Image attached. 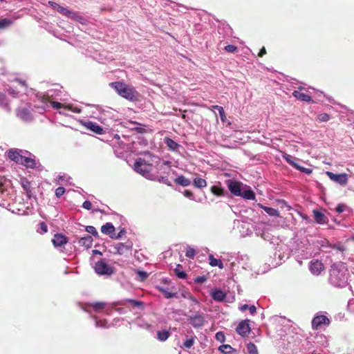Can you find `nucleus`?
I'll list each match as a JSON object with an SVG mask.
<instances>
[{
  "mask_svg": "<svg viewBox=\"0 0 354 354\" xmlns=\"http://www.w3.org/2000/svg\"><path fill=\"white\" fill-rule=\"evenodd\" d=\"M65 96L66 93L62 90V88H59L58 86L55 88L48 89L45 93H38L37 95V97L38 100L43 104V105L41 107H38V109H40L41 111H44L49 106L48 103H50L53 108L55 109H60L63 108L66 110H70L74 113H80V109L77 107L73 108L72 106L66 105L57 102V100H64L66 99Z\"/></svg>",
  "mask_w": 354,
  "mask_h": 354,
  "instance_id": "nucleus-1",
  "label": "nucleus"
},
{
  "mask_svg": "<svg viewBox=\"0 0 354 354\" xmlns=\"http://www.w3.org/2000/svg\"><path fill=\"white\" fill-rule=\"evenodd\" d=\"M153 163L157 165L160 164V169L166 167L169 170L170 169L168 162H162L159 157L151 155L149 153H146L143 158H138L136 160L134 169L137 173L148 178L152 171Z\"/></svg>",
  "mask_w": 354,
  "mask_h": 354,
  "instance_id": "nucleus-2",
  "label": "nucleus"
},
{
  "mask_svg": "<svg viewBox=\"0 0 354 354\" xmlns=\"http://www.w3.org/2000/svg\"><path fill=\"white\" fill-rule=\"evenodd\" d=\"M348 272L346 263H333L329 271V283L337 288H344L348 283Z\"/></svg>",
  "mask_w": 354,
  "mask_h": 354,
  "instance_id": "nucleus-3",
  "label": "nucleus"
},
{
  "mask_svg": "<svg viewBox=\"0 0 354 354\" xmlns=\"http://www.w3.org/2000/svg\"><path fill=\"white\" fill-rule=\"evenodd\" d=\"M111 85L122 97L130 101H134L137 99L138 92L133 86L120 82H112Z\"/></svg>",
  "mask_w": 354,
  "mask_h": 354,
  "instance_id": "nucleus-4",
  "label": "nucleus"
},
{
  "mask_svg": "<svg viewBox=\"0 0 354 354\" xmlns=\"http://www.w3.org/2000/svg\"><path fill=\"white\" fill-rule=\"evenodd\" d=\"M132 246L133 245L130 242L118 243L111 245V252L114 254L126 256L131 253Z\"/></svg>",
  "mask_w": 354,
  "mask_h": 354,
  "instance_id": "nucleus-5",
  "label": "nucleus"
},
{
  "mask_svg": "<svg viewBox=\"0 0 354 354\" xmlns=\"http://www.w3.org/2000/svg\"><path fill=\"white\" fill-rule=\"evenodd\" d=\"M94 269L95 272L99 275L111 276L114 273L113 268L102 259L95 263Z\"/></svg>",
  "mask_w": 354,
  "mask_h": 354,
  "instance_id": "nucleus-6",
  "label": "nucleus"
},
{
  "mask_svg": "<svg viewBox=\"0 0 354 354\" xmlns=\"http://www.w3.org/2000/svg\"><path fill=\"white\" fill-rule=\"evenodd\" d=\"M24 155L30 156V153L28 151L18 149H10L7 151L8 158L18 164L22 162Z\"/></svg>",
  "mask_w": 354,
  "mask_h": 354,
  "instance_id": "nucleus-7",
  "label": "nucleus"
},
{
  "mask_svg": "<svg viewBox=\"0 0 354 354\" xmlns=\"http://www.w3.org/2000/svg\"><path fill=\"white\" fill-rule=\"evenodd\" d=\"M10 183L6 180L0 176V205H4L3 202L6 201L10 194L8 189Z\"/></svg>",
  "mask_w": 354,
  "mask_h": 354,
  "instance_id": "nucleus-8",
  "label": "nucleus"
},
{
  "mask_svg": "<svg viewBox=\"0 0 354 354\" xmlns=\"http://www.w3.org/2000/svg\"><path fill=\"white\" fill-rule=\"evenodd\" d=\"M226 184L230 193L236 196L241 195V192L243 187V183L234 180H228Z\"/></svg>",
  "mask_w": 354,
  "mask_h": 354,
  "instance_id": "nucleus-9",
  "label": "nucleus"
},
{
  "mask_svg": "<svg viewBox=\"0 0 354 354\" xmlns=\"http://www.w3.org/2000/svg\"><path fill=\"white\" fill-rule=\"evenodd\" d=\"M106 303L104 302H93L86 304V306L83 308V309L90 314H92L93 311L96 313L101 312L103 309H104Z\"/></svg>",
  "mask_w": 354,
  "mask_h": 354,
  "instance_id": "nucleus-10",
  "label": "nucleus"
},
{
  "mask_svg": "<svg viewBox=\"0 0 354 354\" xmlns=\"http://www.w3.org/2000/svg\"><path fill=\"white\" fill-rule=\"evenodd\" d=\"M326 175L330 180L341 185H346L348 183V177L346 174H336L330 171H327Z\"/></svg>",
  "mask_w": 354,
  "mask_h": 354,
  "instance_id": "nucleus-11",
  "label": "nucleus"
},
{
  "mask_svg": "<svg viewBox=\"0 0 354 354\" xmlns=\"http://www.w3.org/2000/svg\"><path fill=\"white\" fill-rule=\"evenodd\" d=\"M330 324V319L325 315H317L312 320V327L313 329H318L322 325L328 326Z\"/></svg>",
  "mask_w": 354,
  "mask_h": 354,
  "instance_id": "nucleus-12",
  "label": "nucleus"
},
{
  "mask_svg": "<svg viewBox=\"0 0 354 354\" xmlns=\"http://www.w3.org/2000/svg\"><path fill=\"white\" fill-rule=\"evenodd\" d=\"M236 332L242 337H246L250 334V327L249 320L241 321L236 328Z\"/></svg>",
  "mask_w": 354,
  "mask_h": 354,
  "instance_id": "nucleus-13",
  "label": "nucleus"
},
{
  "mask_svg": "<svg viewBox=\"0 0 354 354\" xmlns=\"http://www.w3.org/2000/svg\"><path fill=\"white\" fill-rule=\"evenodd\" d=\"M309 270L314 275H319L324 270V265L319 260H314L310 262Z\"/></svg>",
  "mask_w": 354,
  "mask_h": 354,
  "instance_id": "nucleus-14",
  "label": "nucleus"
},
{
  "mask_svg": "<svg viewBox=\"0 0 354 354\" xmlns=\"http://www.w3.org/2000/svg\"><path fill=\"white\" fill-rule=\"evenodd\" d=\"M17 117L25 122H30L33 120L31 112L26 108H20L17 111Z\"/></svg>",
  "mask_w": 354,
  "mask_h": 354,
  "instance_id": "nucleus-15",
  "label": "nucleus"
},
{
  "mask_svg": "<svg viewBox=\"0 0 354 354\" xmlns=\"http://www.w3.org/2000/svg\"><path fill=\"white\" fill-rule=\"evenodd\" d=\"M189 323L194 328H198L203 325L204 318L201 314H196L188 318Z\"/></svg>",
  "mask_w": 354,
  "mask_h": 354,
  "instance_id": "nucleus-16",
  "label": "nucleus"
},
{
  "mask_svg": "<svg viewBox=\"0 0 354 354\" xmlns=\"http://www.w3.org/2000/svg\"><path fill=\"white\" fill-rule=\"evenodd\" d=\"M21 165H23L28 168L33 169L37 167V161L35 158V156L30 153V156H24L22 162H21Z\"/></svg>",
  "mask_w": 354,
  "mask_h": 354,
  "instance_id": "nucleus-17",
  "label": "nucleus"
},
{
  "mask_svg": "<svg viewBox=\"0 0 354 354\" xmlns=\"http://www.w3.org/2000/svg\"><path fill=\"white\" fill-rule=\"evenodd\" d=\"M53 244L55 248L61 247L64 245L68 242V239L66 236L60 234H55L52 239Z\"/></svg>",
  "mask_w": 354,
  "mask_h": 354,
  "instance_id": "nucleus-18",
  "label": "nucleus"
},
{
  "mask_svg": "<svg viewBox=\"0 0 354 354\" xmlns=\"http://www.w3.org/2000/svg\"><path fill=\"white\" fill-rule=\"evenodd\" d=\"M0 108L6 112H10V100L6 93L0 91Z\"/></svg>",
  "mask_w": 354,
  "mask_h": 354,
  "instance_id": "nucleus-19",
  "label": "nucleus"
},
{
  "mask_svg": "<svg viewBox=\"0 0 354 354\" xmlns=\"http://www.w3.org/2000/svg\"><path fill=\"white\" fill-rule=\"evenodd\" d=\"M241 195H239V196H241L246 200H254L255 199V194L254 192L252 190V189L247 186L243 185L241 192Z\"/></svg>",
  "mask_w": 354,
  "mask_h": 354,
  "instance_id": "nucleus-20",
  "label": "nucleus"
},
{
  "mask_svg": "<svg viewBox=\"0 0 354 354\" xmlns=\"http://www.w3.org/2000/svg\"><path fill=\"white\" fill-rule=\"evenodd\" d=\"M84 126L97 134L101 135L103 133V129L95 122L91 121L86 122L84 123Z\"/></svg>",
  "mask_w": 354,
  "mask_h": 354,
  "instance_id": "nucleus-21",
  "label": "nucleus"
},
{
  "mask_svg": "<svg viewBox=\"0 0 354 354\" xmlns=\"http://www.w3.org/2000/svg\"><path fill=\"white\" fill-rule=\"evenodd\" d=\"M101 232L112 239L115 232V227L111 223H106L101 227Z\"/></svg>",
  "mask_w": 354,
  "mask_h": 354,
  "instance_id": "nucleus-22",
  "label": "nucleus"
},
{
  "mask_svg": "<svg viewBox=\"0 0 354 354\" xmlns=\"http://www.w3.org/2000/svg\"><path fill=\"white\" fill-rule=\"evenodd\" d=\"M164 143L169 148V149L172 151H177L180 147V145L178 143L168 137L164 138Z\"/></svg>",
  "mask_w": 354,
  "mask_h": 354,
  "instance_id": "nucleus-23",
  "label": "nucleus"
},
{
  "mask_svg": "<svg viewBox=\"0 0 354 354\" xmlns=\"http://www.w3.org/2000/svg\"><path fill=\"white\" fill-rule=\"evenodd\" d=\"M313 215L316 223L318 224H326L328 222L326 216L318 210H313Z\"/></svg>",
  "mask_w": 354,
  "mask_h": 354,
  "instance_id": "nucleus-24",
  "label": "nucleus"
},
{
  "mask_svg": "<svg viewBox=\"0 0 354 354\" xmlns=\"http://www.w3.org/2000/svg\"><path fill=\"white\" fill-rule=\"evenodd\" d=\"M94 321H95V326L97 328H107L111 326V324L108 323V322L105 319H102L100 317L93 315Z\"/></svg>",
  "mask_w": 354,
  "mask_h": 354,
  "instance_id": "nucleus-25",
  "label": "nucleus"
},
{
  "mask_svg": "<svg viewBox=\"0 0 354 354\" xmlns=\"http://www.w3.org/2000/svg\"><path fill=\"white\" fill-rule=\"evenodd\" d=\"M211 295L213 299L217 301H222L226 297V294L221 289L212 290Z\"/></svg>",
  "mask_w": 354,
  "mask_h": 354,
  "instance_id": "nucleus-26",
  "label": "nucleus"
},
{
  "mask_svg": "<svg viewBox=\"0 0 354 354\" xmlns=\"http://www.w3.org/2000/svg\"><path fill=\"white\" fill-rule=\"evenodd\" d=\"M93 241V240L91 236L86 235L79 239L78 243L86 248H89L91 247Z\"/></svg>",
  "mask_w": 354,
  "mask_h": 354,
  "instance_id": "nucleus-27",
  "label": "nucleus"
},
{
  "mask_svg": "<svg viewBox=\"0 0 354 354\" xmlns=\"http://www.w3.org/2000/svg\"><path fill=\"white\" fill-rule=\"evenodd\" d=\"M292 95L294 97H295L297 99L306 102H310L312 100L311 96L309 95H307L304 93H301L300 91H295L292 93Z\"/></svg>",
  "mask_w": 354,
  "mask_h": 354,
  "instance_id": "nucleus-28",
  "label": "nucleus"
},
{
  "mask_svg": "<svg viewBox=\"0 0 354 354\" xmlns=\"http://www.w3.org/2000/svg\"><path fill=\"white\" fill-rule=\"evenodd\" d=\"M174 182L176 184L180 185L183 187L189 186L191 184V181L189 180V179H188L187 178H186L185 176H184L183 175L177 176L175 178Z\"/></svg>",
  "mask_w": 354,
  "mask_h": 354,
  "instance_id": "nucleus-29",
  "label": "nucleus"
},
{
  "mask_svg": "<svg viewBox=\"0 0 354 354\" xmlns=\"http://www.w3.org/2000/svg\"><path fill=\"white\" fill-rule=\"evenodd\" d=\"M209 263L211 266L215 267L218 266L220 269H223L224 266L223 262L220 259H217L214 257L212 254H209L208 256Z\"/></svg>",
  "mask_w": 354,
  "mask_h": 354,
  "instance_id": "nucleus-30",
  "label": "nucleus"
},
{
  "mask_svg": "<svg viewBox=\"0 0 354 354\" xmlns=\"http://www.w3.org/2000/svg\"><path fill=\"white\" fill-rule=\"evenodd\" d=\"M135 324L138 327L141 328H145V329H147V330H149L151 328V325L149 324L147 322H145L142 318H137L135 320Z\"/></svg>",
  "mask_w": 354,
  "mask_h": 354,
  "instance_id": "nucleus-31",
  "label": "nucleus"
},
{
  "mask_svg": "<svg viewBox=\"0 0 354 354\" xmlns=\"http://www.w3.org/2000/svg\"><path fill=\"white\" fill-rule=\"evenodd\" d=\"M68 18L73 19L76 21H78L82 24H84L86 21V19L82 16L80 15L77 12H73L72 10Z\"/></svg>",
  "mask_w": 354,
  "mask_h": 354,
  "instance_id": "nucleus-32",
  "label": "nucleus"
},
{
  "mask_svg": "<svg viewBox=\"0 0 354 354\" xmlns=\"http://www.w3.org/2000/svg\"><path fill=\"white\" fill-rule=\"evenodd\" d=\"M193 185L195 187L201 189L207 186V182L203 178H195L193 181Z\"/></svg>",
  "mask_w": 354,
  "mask_h": 354,
  "instance_id": "nucleus-33",
  "label": "nucleus"
},
{
  "mask_svg": "<svg viewBox=\"0 0 354 354\" xmlns=\"http://www.w3.org/2000/svg\"><path fill=\"white\" fill-rule=\"evenodd\" d=\"M170 336V333L168 330H159L157 332V338L160 342L166 341Z\"/></svg>",
  "mask_w": 354,
  "mask_h": 354,
  "instance_id": "nucleus-34",
  "label": "nucleus"
},
{
  "mask_svg": "<svg viewBox=\"0 0 354 354\" xmlns=\"http://www.w3.org/2000/svg\"><path fill=\"white\" fill-rule=\"evenodd\" d=\"M13 21L8 18H4L0 20V30H3L11 26Z\"/></svg>",
  "mask_w": 354,
  "mask_h": 354,
  "instance_id": "nucleus-35",
  "label": "nucleus"
},
{
  "mask_svg": "<svg viewBox=\"0 0 354 354\" xmlns=\"http://www.w3.org/2000/svg\"><path fill=\"white\" fill-rule=\"evenodd\" d=\"M283 159L291 166L296 169L298 164L295 162V158L289 154L283 155Z\"/></svg>",
  "mask_w": 354,
  "mask_h": 354,
  "instance_id": "nucleus-36",
  "label": "nucleus"
},
{
  "mask_svg": "<svg viewBox=\"0 0 354 354\" xmlns=\"http://www.w3.org/2000/svg\"><path fill=\"white\" fill-rule=\"evenodd\" d=\"M263 209L270 216H279V212L277 209L269 207H263Z\"/></svg>",
  "mask_w": 354,
  "mask_h": 354,
  "instance_id": "nucleus-37",
  "label": "nucleus"
},
{
  "mask_svg": "<svg viewBox=\"0 0 354 354\" xmlns=\"http://www.w3.org/2000/svg\"><path fill=\"white\" fill-rule=\"evenodd\" d=\"M195 338H196L195 336H192L190 338L187 339L184 342L183 345L182 347L184 348H186V349L190 348L194 345V344Z\"/></svg>",
  "mask_w": 354,
  "mask_h": 354,
  "instance_id": "nucleus-38",
  "label": "nucleus"
},
{
  "mask_svg": "<svg viewBox=\"0 0 354 354\" xmlns=\"http://www.w3.org/2000/svg\"><path fill=\"white\" fill-rule=\"evenodd\" d=\"M219 351L225 354H230L234 349L228 344H223L219 346Z\"/></svg>",
  "mask_w": 354,
  "mask_h": 354,
  "instance_id": "nucleus-39",
  "label": "nucleus"
},
{
  "mask_svg": "<svg viewBox=\"0 0 354 354\" xmlns=\"http://www.w3.org/2000/svg\"><path fill=\"white\" fill-rule=\"evenodd\" d=\"M158 289L160 292H162L164 294L165 297L167 299L173 298L176 297V293L169 292L167 288H159Z\"/></svg>",
  "mask_w": 354,
  "mask_h": 354,
  "instance_id": "nucleus-40",
  "label": "nucleus"
},
{
  "mask_svg": "<svg viewBox=\"0 0 354 354\" xmlns=\"http://www.w3.org/2000/svg\"><path fill=\"white\" fill-rule=\"evenodd\" d=\"M180 268V265H178L177 268L175 269V273L176 276L180 279H185L187 277V274L185 272L180 270L179 268Z\"/></svg>",
  "mask_w": 354,
  "mask_h": 354,
  "instance_id": "nucleus-41",
  "label": "nucleus"
},
{
  "mask_svg": "<svg viewBox=\"0 0 354 354\" xmlns=\"http://www.w3.org/2000/svg\"><path fill=\"white\" fill-rule=\"evenodd\" d=\"M247 350L249 354H254L258 353L256 345L251 342L247 345Z\"/></svg>",
  "mask_w": 354,
  "mask_h": 354,
  "instance_id": "nucleus-42",
  "label": "nucleus"
},
{
  "mask_svg": "<svg viewBox=\"0 0 354 354\" xmlns=\"http://www.w3.org/2000/svg\"><path fill=\"white\" fill-rule=\"evenodd\" d=\"M196 255V251L194 248L187 247L186 249L185 256L189 259H194Z\"/></svg>",
  "mask_w": 354,
  "mask_h": 354,
  "instance_id": "nucleus-43",
  "label": "nucleus"
},
{
  "mask_svg": "<svg viewBox=\"0 0 354 354\" xmlns=\"http://www.w3.org/2000/svg\"><path fill=\"white\" fill-rule=\"evenodd\" d=\"M86 231L88 233L92 234L95 237H97L98 236L97 231L96 230L95 227L92 226V225L86 226Z\"/></svg>",
  "mask_w": 354,
  "mask_h": 354,
  "instance_id": "nucleus-44",
  "label": "nucleus"
},
{
  "mask_svg": "<svg viewBox=\"0 0 354 354\" xmlns=\"http://www.w3.org/2000/svg\"><path fill=\"white\" fill-rule=\"evenodd\" d=\"M57 12L62 14L64 16L69 17L71 10L63 6L58 7Z\"/></svg>",
  "mask_w": 354,
  "mask_h": 354,
  "instance_id": "nucleus-45",
  "label": "nucleus"
},
{
  "mask_svg": "<svg viewBox=\"0 0 354 354\" xmlns=\"http://www.w3.org/2000/svg\"><path fill=\"white\" fill-rule=\"evenodd\" d=\"M214 109H215L216 110H217L218 111V114L221 117V119L223 121L224 118H225V113L223 108L222 106L216 105V106H214Z\"/></svg>",
  "mask_w": 354,
  "mask_h": 354,
  "instance_id": "nucleus-46",
  "label": "nucleus"
},
{
  "mask_svg": "<svg viewBox=\"0 0 354 354\" xmlns=\"http://www.w3.org/2000/svg\"><path fill=\"white\" fill-rule=\"evenodd\" d=\"M157 180L160 183H164V184H165L167 185H169V186L171 185V182L169 181V180L167 178V176H158L157 177Z\"/></svg>",
  "mask_w": 354,
  "mask_h": 354,
  "instance_id": "nucleus-47",
  "label": "nucleus"
},
{
  "mask_svg": "<svg viewBox=\"0 0 354 354\" xmlns=\"http://www.w3.org/2000/svg\"><path fill=\"white\" fill-rule=\"evenodd\" d=\"M69 179H70V177H67L65 175H63V176L59 175L57 177V184H63L64 183L68 182V180Z\"/></svg>",
  "mask_w": 354,
  "mask_h": 354,
  "instance_id": "nucleus-48",
  "label": "nucleus"
},
{
  "mask_svg": "<svg viewBox=\"0 0 354 354\" xmlns=\"http://www.w3.org/2000/svg\"><path fill=\"white\" fill-rule=\"evenodd\" d=\"M296 169L301 172L306 174H310L313 172V170L310 168H306V167H301L299 165H297Z\"/></svg>",
  "mask_w": 354,
  "mask_h": 354,
  "instance_id": "nucleus-49",
  "label": "nucleus"
},
{
  "mask_svg": "<svg viewBox=\"0 0 354 354\" xmlns=\"http://www.w3.org/2000/svg\"><path fill=\"white\" fill-rule=\"evenodd\" d=\"M66 189L63 187H59L55 189V196L60 198L65 193Z\"/></svg>",
  "mask_w": 354,
  "mask_h": 354,
  "instance_id": "nucleus-50",
  "label": "nucleus"
},
{
  "mask_svg": "<svg viewBox=\"0 0 354 354\" xmlns=\"http://www.w3.org/2000/svg\"><path fill=\"white\" fill-rule=\"evenodd\" d=\"M346 209L349 210V208L344 204H339L335 208V211L338 213H342Z\"/></svg>",
  "mask_w": 354,
  "mask_h": 354,
  "instance_id": "nucleus-51",
  "label": "nucleus"
},
{
  "mask_svg": "<svg viewBox=\"0 0 354 354\" xmlns=\"http://www.w3.org/2000/svg\"><path fill=\"white\" fill-rule=\"evenodd\" d=\"M212 192L215 194V195H217V196H222L223 195V189L219 188V187H217L216 186H213L212 187Z\"/></svg>",
  "mask_w": 354,
  "mask_h": 354,
  "instance_id": "nucleus-52",
  "label": "nucleus"
},
{
  "mask_svg": "<svg viewBox=\"0 0 354 354\" xmlns=\"http://www.w3.org/2000/svg\"><path fill=\"white\" fill-rule=\"evenodd\" d=\"M126 301L133 304L135 306L139 307V308L143 307V303L142 301H136V300H133V299H127Z\"/></svg>",
  "mask_w": 354,
  "mask_h": 354,
  "instance_id": "nucleus-53",
  "label": "nucleus"
},
{
  "mask_svg": "<svg viewBox=\"0 0 354 354\" xmlns=\"http://www.w3.org/2000/svg\"><path fill=\"white\" fill-rule=\"evenodd\" d=\"M39 225H40V231L38 230V232L41 234H44V233H46L48 231V227H47V225L46 224L44 223V222H41L39 223Z\"/></svg>",
  "mask_w": 354,
  "mask_h": 354,
  "instance_id": "nucleus-54",
  "label": "nucleus"
},
{
  "mask_svg": "<svg viewBox=\"0 0 354 354\" xmlns=\"http://www.w3.org/2000/svg\"><path fill=\"white\" fill-rule=\"evenodd\" d=\"M329 115L327 113H322L318 115V119L322 122H327L329 120Z\"/></svg>",
  "mask_w": 354,
  "mask_h": 354,
  "instance_id": "nucleus-55",
  "label": "nucleus"
},
{
  "mask_svg": "<svg viewBox=\"0 0 354 354\" xmlns=\"http://www.w3.org/2000/svg\"><path fill=\"white\" fill-rule=\"evenodd\" d=\"M237 47L234 45H227L225 47V50L230 53H234L236 50Z\"/></svg>",
  "mask_w": 354,
  "mask_h": 354,
  "instance_id": "nucleus-56",
  "label": "nucleus"
},
{
  "mask_svg": "<svg viewBox=\"0 0 354 354\" xmlns=\"http://www.w3.org/2000/svg\"><path fill=\"white\" fill-rule=\"evenodd\" d=\"M138 274L142 281L146 279L148 277V274L145 271H138Z\"/></svg>",
  "mask_w": 354,
  "mask_h": 354,
  "instance_id": "nucleus-57",
  "label": "nucleus"
},
{
  "mask_svg": "<svg viewBox=\"0 0 354 354\" xmlns=\"http://www.w3.org/2000/svg\"><path fill=\"white\" fill-rule=\"evenodd\" d=\"M82 207L86 209L90 210L91 209L92 204L90 201H85L82 204Z\"/></svg>",
  "mask_w": 354,
  "mask_h": 354,
  "instance_id": "nucleus-58",
  "label": "nucleus"
},
{
  "mask_svg": "<svg viewBox=\"0 0 354 354\" xmlns=\"http://www.w3.org/2000/svg\"><path fill=\"white\" fill-rule=\"evenodd\" d=\"M125 230L124 229L121 230L120 232L116 235L115 233L113 234L112 239H119L122 235L124 234Z\"/></svg>",
  "mask_w": 354,
  "mask_h": 354,
  "instance_id": "nucleus-59",
  "label": "nucleus"
},
{
  "mask_svg": "<svg viewBox=\"0 0 354 354\" xmlns=\"http://www.w3.org/2000/svg\"><path fill=\"white\" fill-rule=\"evenodd\" d=\"M184 196L189 199H194V194L191 191L185 190L184 192Z\"/></svg>",
  "mask_w": 354,
  "mask_h": 354,
  "instance_id": "nucleus-60",
  "label": "nucleus"
},
{
  "mask_svg": "<svg viewBox=\"0 0 354 354\" xmlns=\"http://www.w3.org/2000/svg\"><path fill=\"white\" fill-rule=\"evenodd\" d=\"M48 4H50L53 9L57 10L58 9V7L61 6L58 3H57L54 1H48Z\"/></svg>",
  "mask_w": 354,
  "mask_h": 354,
  "instance_id": "nucleus-61",
  "label": "nucleus"
},
{
  "mask_svg": "<svg viewBox=\"0 0 354 354\" xmlns=\"http://www.w3.org/2000/svg\"><path fill=\"white\" fill-rule=\"evenodd\" d=\"M248 309L251 315H254L256 313L257 308L254 305H252L250 307H248Z\"/></svg>",
  "mask_w": 354,
  "mask_h": 354,
  "instance_id": "nucleus-62",
  "label": "nucleus"
},
{
  "mask_svg": "<svg viewBox=\"0 0 354 354\" xmlns=\"http://www.w3.org/2000/svg\"><path fill=\"white\" fill-rule=\"evenodd\" d=\"M216 336L218 340H223L224 339V335L221 332L217 333Z\"/></svg>",
  "mask_w": 354,
  "mask_h": 354,
  "instance_id": "nucleus-63",
  "label": "nucleus"
},
{
  "mask_svg": "<svg viewBox=\"0 0 354 354\" xmlns=\"http://www.w3.org/2000/svg\"><path fill=\"white\" fill-rule=\"evenodd\" d=\"M248 306L247 304H243V305H241L240 307H239V310L241 311H245L248 308Z\"/></svg>",
  "mask_w": 354,
  "mask_h": 354,
  "instance_id": "nucleus-64",
  "label": "nucleus"
}]
</instances>
